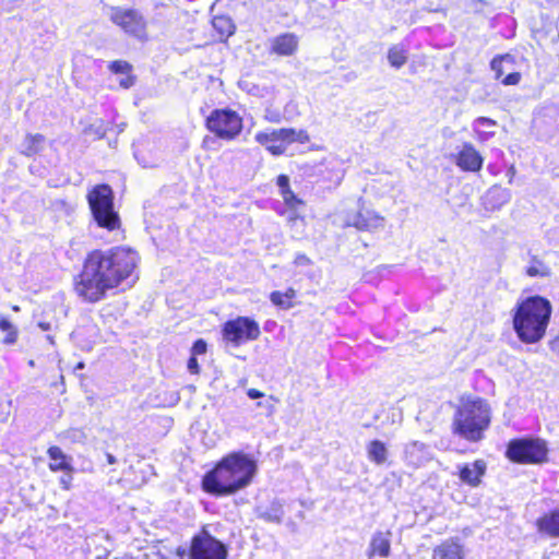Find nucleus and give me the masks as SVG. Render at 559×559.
<instances>
[{"instance_id": "nucleus-31", "label": "nucleus", "mask_w": 559, "mask_h": 559, "mask_svg": "<svg viewBox=\"0 0 559 559\" xmlns=\"http://www.w3.org/2000/svg\"><path fill=\"white\" fill-rule=\"evenodd\" d=\"M270 299L275 306H277L282 309H290L294 307L293 301H289L285 297L282 296V292L271 293Z\"/></svg>"}, {"instance_id": "nucleus-38", "label": "nucleus", "mask_w": 559, "mask_h": 559, "mask_svg": "<svg viewBox=\"0 0 559 559\" xmlns=\"http://www.w3.org/2000/svg\"><path fill=\"white\" fill-rule=\"evenodd\" d=\"M274 401L273 396H269L267 400L259 402L257 406L259 407H265L267 411V415H272L274 412V404L272 403Z\"/></svg>"}, {"instance_id": "nucleus-7", "label": "nucleus", "mask_w": 559, "mask_h": 559, "mask_svg": "<svg viewBox=\"0 0 559 559\" xmlns=\"http://www.w3.org/2000/svg\"><path fill=\"white\" fill-rule=\"evenodd\" d=\"M255 141L271 152L273 155H282L288 144L294 142L307 143L309 135L305 130H295L292 128L273 129L271 131L259 132L255 134Z\"/></svg>"}, {"instance_id": "nucleus-17", "label": "nucleus", "mask_w": 559, "mask_h": 559, "mask_svg": "<svg viewBox=\"0 0 559 559\" xmlns=\"http://www.w3.org/2000/svg\"><path fill=\"white\" fill-rule=\"evenodd\" d=\"M485 462L477 460L474 463L466 464L460 468V478L465 484L475 487L480 483V478L485 474Z\"/></svg>"}, {"instance_id": "nucleus-8", "label": "nucleus", "mask_w": 559, "mask_h": 559, "mask_svg": "<svg viewBox=\"0 0 559 559\" xmlns=\"http://www.w3.org/2000/svg\"><path fill=\"white\" fill-rule=\"evenodd\" d=\"M546 443L539 439H514L510 441L507 456L516 463L540 464L547 461Z\"/></svg>"}, {"instance_id": "nucleus-41", "label": "nucleus", "mask_w": 559, "mask_h": 559, "mask_svg": "<svg viewBox=\"0 0 559 559\" xmlns=\"http://www.w3.org/2000/svg\"><path fill=\"white\" fill-rule=\"evenodd\" d=\"M17 340V330H10L7 332V336L3 340L4 344H14Z\"/></svg>"}, {"instance_id": "nucleus-4", "label": "nucleus", "mask_w": 559, "mask_h": 559, "mask_svg": "<svg viewBox=\"0 0 559 559\" xmlns=\"http://www.w3.org/2000/svg\"><path fill=\"white\" fill-rule=\"evenodd\" d=\"M491 412L488 403L479 397L462 400L452 423L453 432L467 441L477 442L489 427Z\"/></svg>"}, {"instance_id": "nucleus-19", "label": "nucleus", "mask_w": 559, "mask_h": 559, "mask_svg": "<svg viewBox=\"0 0 559 559\" xmlns=\"http://www.w3.org/2000/svg\"><path fill=\"white\" fill-rule=\"evenodd\" d=\"M50 459L49 469L52 472H73V467L70 464L71 457H69L59 447H50L47 451Z\"/></svg>"}, {"instance_id": "nucleus-47", "label": "nucleus", "mask_w": 559, "mask_h": 559, "mask_svg": "<svg viewBox=\"0 0 559 559\" xmlns=\"http://www.w3.org/2000/svg\"><path fill=\"white\" fill-rule=\"evenodd\" d=\"M550 349L559 354V332L558 335L550 342Z\"/></svg>"}, {"instance_id": "nucleus-28", "label": "nucleus", "mask_w": 559, "mask_h": 559, "mask_svg": "<svg viewBox=\"0 0 559 559\" xmlns=\"http://www.w3.org/2000/svg\"><path fill=\"white\" fill-rule=\"evenodd\" d=\"M388 60L392 67L399 69L407 60L406 51L399 46H393L388 52Z\"/></svg>"}, {"instance_id": "nucleus-10", "label": "nucleus", "mask_w": 559, "mask_h": 559, "mask_svg": "<svg viewBox=\"0 0 559 559\" xmlns=\"http://www.w3.org/2000/svg\"><path fill=\"white\" fill-rule=\"evenodd\" d=\"M222 333L224 341L238 347L243 343L258 340L261 331L258 322L253 319L249 317H237L224 324Z\"/></svg>"}, {"instance_id": "nucleus-16", "label": "nucleus", "mask_w": 559, "mask_h": 559, "mask_svg": "<svg viewBox=\"0 0 559 559\" xmlns=\"http://www.w3.org/2000/svg\"><path fill=\"white\" fill-rule=\"evenodd\" d=\"M511 199L509 189L500 186L491 187L484 197V205L487 210L496 211L507 204Z\"/></svg>"}, {"instance_id": "nucleus-9", "label": "nucleus", "mask_w": 559, "mask_h": 559, "mask_svg": "<svg viewBox=\"0 0 559 559\" xmlns=\"http://www.w3.org/2000/svg\"><path fill=\"white\" fill-rule=\"evenodd\" d=\"M206 128L224 140H234L242 130V119L234 110L215 109L206 119Z\"/></svg>"}, {"instance_id": "nucleus-46", "label": "nucleus", "mask_w": 559, "mask_h": 559, "mask_svg": "<svg viewBox=\"0 0 559 559\" xmlns=\"http://www.w3.org/2000/svg\"><path fill=\"white\" fill-rule=\"evenodd\" d=\"M282 296L287 300L293 301V299L296 297V290L294 288H288L285 293H282Z\"/></svg>"}, {"instance_id": "nucleus-18", "label": "nucleus", "mask_w": 559, "mask_h": 559, "mask_svg": "<svg viewBox=\"0 0 559 559\" xmlns=\"http://www.w3.org/2000/svg\"><path fill=\"white\" fill-rule=\"evenodd\" d=\"M45 136L39 133H27L19 146V152L26 156L32 157L40 153L44 148Z\"/></svg>"}, {"instance_id": "nucleus-30", "label": "nucleus", "mask_w": 559, "mask_h": 559, "mask_svg": "<svg viewBox=\"0 0 559 559\" xmlns=\"http://www.w3.org/2000/svg\"><path fill=\"white\" fill-rule=\"evenodd\" d=\"M512 61V57L510 55L497 56L490 62V68L495 72V78L499 80L503 74V62Z\"/></svg>"}, {"instance_id": "nucleus-52", "label": "nucleus", "mask_w": 559, "mask_h": 559, "mask_svg": "<svg viewBox=\"0 0 559 559\" xmlns=\"http://www.w3.org/2000/svg\"><path fill=\"white\" fill-rule=\"evenodd\" d=\"M82 368H84V364L83 362H79L75 369H82Z\"/></svg>"}, {"instance_id": "nucleus-39", "label": "nucleus", "mask_w": 559, "mask_h": 559, "mask_svg": "<svg viewBox=\"0 0 559 559\" xmlns=\"http://www.w3.org/2000/svg\"><path fill=\"white\" fill-rule=\"evenodd\" d=\"M188 370L193 374H198L200 372V367L197 357L193 355L188 360Z\"/></svg>"}, {"instance_id": "nucleus-12", "label": "nucleus", "mask_w": 559, "mask_h": 559, "mask_svg": "<svg viewBox=\"0 0 559 559\" xmlns=\"http://www.w3.org/2000/svg\"><path fill=\"white\" fill-rule=\"evenodd\" d=\"M405 461L414 468L424 466L432 460V453L428 445L419 441H413L405 445L404 449Z\"/></svg>"}, {"instance_id": "nucleus-2", "label": "nucleus", "mask_w": 559, "mask_h": 559, "mask_svg": "<svg viewBox=\"0 0 559 559\" xmlns=\"http://www.w3.org/2000/svg\"><path fill=\"white\" fill-rule=\"evenodd\" d=\"M255 472L257 464L252 459L242 453H233L205 475L203 487L211 493L230 495L247 487Z\"/></svg>"}, {"instance_id": "nucleus-43", "label": "nucleus", "mask_w": 559, "mask_h": 559, "mask_svg": "<svg viewBox=\"0 0 559 559\" xmlns=\"http://www.w3.org/2000/svg\"><path fill=\"white\" fill-rule=\"evenodd\" d=\"M476 134H477V139L479 141H486L488 140L490 136L493 135V132H486V131H481L479 130V128H474Z\"/></svg>"}, {"instance_id": "nucleus-40", "label": "nucleus", "mask_w": 559, "mask_h": 559, "mask_svg": "<svg viewBox=\"0 0 559 559\" xmlns=\"http://www.w3.org/2000/svg\"><path fill=\"white\" fill-rule=\"evenodd\" d=\"M16 329L7 318L0 316V330L9 332L10 330Z\"/></svg>"}, {"instance_id": "nucleus-36", "label": "nucleus", "mask_w": 559, "mask_h": 559, "mask_svg": "<svg viewBox=\"0 0 559 559\" xmlns=\"http://www.w3.org/2000/svg\"><path fill=\"white\" fill-rule=\"evenodd\" d=\"M493 126H496V121L490 118H487V117H479L474 121V128L493 127Z\"/></svg>"}, {"instance_id": "nucleus-44", "label": "nucleus", "mask_w": 559, "mask_h": 559, "mask_svg": "<svg viewBox=\"0 0 559 559\" xmlns=\"http://www.w3.org/2000/svg\"><path fill=\"white\" fill-rule=\"evenodd\" d=\"M247 395L252 399V400H255V399H261L264 396V393L257 390V389H249L247 391Z\"/></svg>"}, {"instance_id": "nucleus-32", "label": "nucleus", "mask_w": 559, "mask_h": 559, "mask_svg": "<svg viewBox=\"0 0 559 559\" xmlns=\"http://www.w3.org/2000/svg\"><path fill=\"white\" fill-rule=\"evenodd\" d=\"M132 69V66L127 62V61H123V60H116V61H112L110 64H109V70L114 73H129Z\"/></svg>"}, {"instance_id": "nucleus-6", "label": "nucleus", "mask_w": 559, "mask_h": 559, "mask_svg": "<svg viewBox=\"0 0 559 559\" xmlns=\"http://www.w3.org/2000/svg\"><path fill=\"white\" fill-rule=\"evenodd\" d=\"M108 17L128 36L141 43L148 40L147 20L141 11L133 8L111 7Z\"/></svg>"}, {"instance_id": "nucleus-23", "label": "nucleus", "mask_w": 559, "mask_h": 559, "mask_svg": "<svg viewBox=\"0 0 559 559\" xmlns=\"http://www.w3.org/2000/svg\"><path fill=\"white\" fill-rule=\"evenodd\" d=\"M366 450L368 459L371 462L376 463L377 465H382L386 462L389 452L385 444L382 441H370L367 444Z\"/></svg>"}, {"instance_id": "nucleus-48", "label": "nucleus", "mask_w": 559, "mask_h": 559, "mask_svg": "<svg viewBox=\"0 0 559 559\" xmlns=\"http://www.w3.org/2000/svg\"><path fill=\"white\" fill-rule=\"evenodd\" d=\"M527 274H528L530 276H536V275H538V274H539V271H538V269H537L536 266H530V267L527 269Z\"/></svg>"}, {"instance_id": "nucleus-29", "label": "nucleus", "mask_w": 559, "mask_h": 559, "mask_svg": "<svg viewBox=\"0 0 559 559\" xmlns=\"http://www.w3.org/2000/svg\"><path fill=\"white\" fill-rule=\"evenodd\" d=\"M61 438L70 443L84 444L87 436L84 430L79 428H70L61 433Z\"/></svg>"}, {"instance_id": "nucleus-11", "label": "nucleus", "mask_w": 559, "mask_h": 559, "mask_svg": "<svg viewBox=\"0 0 559 559\" xmlns=\"http://www.w3.org/2000/svg\"><path fill=\"white\" fill-rule=\"evenodd\" d=\"M226 546L210 535L206 531H202L192 538L190 547V559H226Z\"/></svg>"}, {"instance_id": "nucleus-20", "label": "nucleus", "mask_w": 559, "mask_h": 559, "mask_svg": "<svg viewBox=\"0 0 559 559\" xmlns=\"http://www.w3.org/2000/svg\"><path fill=\"white\" fill-rule=\"evenodd\" d=\"M432 559H464L462 546L453 540H445L433 549Z\"/></svg>"}, {"instance_id": "nucleus-33", "label": "nucleus", "mask_w": 559, "mask_h": 559, "mask_svg": "<svg viewBox=\"0 0 559 559\" xmlns=\"http://www.w3.org/2000/svg\"><path fill=\"white\" fill-rule=\"evenodd\" d=\"M277 186L280 187L282 195H284L286 191L287 192L292 191L289 188V178L286 175L278 176Z\"/></svg>"}, {"instance_id": "nucleus-3", "label": "nucleus", "mask_w": 559, "mask_h": 559, "mask_svg": "<svg viewBox=\"0 0 559 559\" xmlns=\"http://www.w3.org/2000/svg\"><path fill=\"white\" fill-rule=\"evenodd\" d=\"M550 302L539 296L528 297L521 301L513 314V328L518 337L527 344L539 342L549 323Z\"/></svg>"}, {"instance_id": "nucleus-26", "label": "nucleus", "mask_w": 559, "mask_h": 559, "mask_svg": "<svg viewBox=\"0 0 559 559\" xmlns=\"http://www.w3.org/2000/svg\"><path fill=\"white\" fill-rule=\"evenodd\" d=\"M284 199L285 204L289 207L290 214L288 219L290 222H297L299 219V214L297 213L298 206L302 205L304 202L296 197V194L293 191L285 192L284 195H282Z\"/></svg>"}, {"instance_id": "nucleus-24", "label": "nucleus", "mask_w": 559, "mask_h": 559, "mask_svg": "<svg viewBox=\"0 0 559 559\" xmlns=\"http://www.w3.org/2000/svg\"><path fill=\"white\" fill-rule=\"evenodd\" d=\"M540 532L559 537V510L544 515L537 522Z\"/></svg>"}, {"instance_id": "nucleus-45", "label": "nucleus", "mask_w": 559, "mask_h": 559, "mask_svg": "<svg viewBox=\"0 0 559 559\" xmlns=\"http://www.w3.org/2000/svg\"><path fill=\"white\" fill-rule=\"evenodd\" d=\"M134 84V78L132 75H128L127 78L122 79L120 81V86L124 88H129Z\"/></svg>"}, {"instance_id": "nucleus-25", "label": "nucleus", "mask_w": 559, "mask_h": 559, "mask_svg": "<svg viewBox=\"0 0 559 559\" xmlns=\"http://www.w3.org/2000/svg\"><path fill=\"white\" fill-rule=\"evenodd\" d=\"M212 24H213V27L221 35V39L228 38L230 35L234 34L235 26H234L231 20L227 16H224V15L215 16L213 19Z\"/></svg>"}, {"instance_id": "nucleus-5", "label": "nucleus", "mask_w": 559, "mask_h": 559, "mask_svg": "<svg viewBox=\"0 0 559 559\" xmlns=\"http://www.w3.org/2000/svg\"><path fill=\"white\" fill-rule=\"evenodd\" d=\"M93 217L99 227L115 230L120 227L118 213L114 210V194L108 185H98L87 194Z\"/></svg>"}, {"instance_id": "nucleus-22", "label": "nucleus", "mask_w": 559, "mask_h": 559, "mask_svg": "<svg viewBox=\"0 0 559 559\" xmlns=\"http://www.w3.org/2000/svg\"><path fill=\"white\" fill-rule=\"evenodd\" d=\"M258 516L266 522L280 524L284 516L283 503L280 500H273L269 507H259Z\"/></svg>"}, {"instance_id": "nucleus-42", "label": "nucleus", "mask_w": 559, "mask_h": 559, "mask_svg": "<svg viewBox=\"0 0 559 559\" xmlns=\"http://www.w3.org/2000/svg\"><path fill=\"white\" fill-rule=\"evenodd\" d=\"M294 262L296 265H309L310 259L306 254L300 253L296 255Z\"/></svg>"}, {"instance_id": "nucleus-53", "label": "nucleus", "mask_w": 559, "mask_h": 559, "mask_svg": "<svg viewBox=\"0 0 559 559\" xmlns=\"http://www.w3.org/2000/svg\"><path fill=\"white\" fill-rule=\"evenodd\" d=\"M47 340H48L50 343H52V342H53V341H52V337H51L50 335H48V336H47Z\"/></svg>"}, {"instance_id": "nucleus-1", "label": "nucleus", "mask_w": 559, "mask_h": 559, "mask_svg": "<svg viewBox=\"0 0 559 559\" xmlns=\"http://www.w3.org/2000/svg\"><path fill=\"white\" fill-rule=\"evenodd\" d=\"M138 260V253L127 247L92 251L75 282L76 294L90 302L100 300L108 289L131 276Z\"/></svg>"}, {"instance_id": "nucleus-14", "label": "nucleus", "mask_w": 559, "mask_h": 559, "mask_svg": "<svg viewBox=\"0 0 559 559\" xmlns=\"http://www.w3.org/2000/svg\"><path fill=\"white\" fill-rule=\"evenodd\" d=\"M456 164L463 170L478 171L483 165V157L471 143H464L457 155Z\"/></svg>"}, {"instance_id": "nucleus-54", "label": "nucleus", "mask_w": 559, "mask_h": 559, "mask_svg": "<svg viewBox=\"0 0 559 559\" xmlns=\"http://www.w3.org/2000/svg\"><path fill=\"white\" fill-rule=\"evenodd\" d=\"M143 166L144 167H150L151 165L145 163V164H143Z\"/></svg>"}, {"instance_id": "nucleus-49", "label": "nucleus", "mask_w": 559, "mask_h": 559, "mask_svg": "<svg viewBox=\"0 0 559 559\" xmlns=\"http://www.w3.org/2000/svg\"><path fill=\"white\" fill-rule=\"evenodd\" d=\"M106 131L107 129L106 128H103V126L100 124L99 127L96 128L95 130V133L98 135V136H104L106 134Z\"/></svg>"}, {"instance_id": "nucleus-27", "label": "nucleus", "mask_w": 559, "mask_h": 559, "mask_svg": "<svg viewBox=\"0 0 559 559\" xmlns=\"http://www.w3.org/2000/svg\"><path fill=\"white\" fill-rule=\"evenodd\" d=\"M284 199L285 204L289 207L290 214L288 219L290 222H297L299 219V214L297 213L298 206L302 205L304 202L296 197V194L293 191L285 192L284 195H282Z\"/></svg>"}, {"instance_id": "nucleus-13", "label": "nucleus", "mask_w": 559, "mask_h": 559, "mask_svg": "<svg viewBox=\"0 0 559 559\" xmlns=\"http://www.w3.org/2000/svg\"><path fill=\"white\" fill-rule=\"evenodd\" d=\"M299 46V38L293 33H284L270 40V51L277 56H293Z\"/></svg>"}, {"instance_id": "nucleus-34", "label": "nucleus", "mask_w": 559, "mask_h": 559, "mask_svg": "<svg viewBox=\"0 0 559 559\" xmlns=\"http://www.w3.org/2000/svg\"><path fill=\"white\" fill-rule=\"evenodd\" d=\"M205 352H206V343L203 340H198L197 342H194V344L191 348V354L193 356L203 355V354H205Z\"/></svg>"}, {"instance_id": "nucleus-51", "label": "nucleus", "mask_w": 559, "mask_h": 559, "mask_svg": "<svg viewBox=\"0 0 559 559\" xmlns=\"http://www.w3.org/2000/svg\"><path fill=\"white\" fill-rule=\"evenodd\" d=\"M106 457H107V462H108L109 464H115V463H116V457H115L112 454L107 453V454H106Z\"/></svg>"}, {"instance_id": "nucleus-15", "label": "nucleus", "mask_w": 559, "mask_h": 559, "mask_svg": "<svg viewBox=\"0 0 559 559\" xmlns=\"http://www.w3.org/2000/svg\"><path fill=\"white\" fill-rule=\"evenodd\" d=\"M391 533L390 532H376L370 540L367 557L372 559L376 555L388 558L391 554Z\"/></svg>"}, {"instance_id": "nucleus-50", "label": "nucleus", "mask_w": 559, "mask_h": 559, "mask_svg": "<svg viewBox=\"0 0 559 559\" xmlns=\"http://www.w3.org/2000/svg\"><path fill=\"white\" fill-rule=\"evenodd\" d=\"M38 326H39L43 331H48V330H50V328H51L50 323H48V322H39V323H38Z\"/></svg>"}, {"instance_id": "nucleus-35", "label": "nucleus", "mask_w": 559, "mask_h": 559, "mask_svg": "<svg viewBox=\"0 0 559 559\" xmlns=\"http://www.w3.org/2000/svg\"><path fill=\"white\" fill-rule=\"evenodd\" d=\"M520 80H521V73L519 72H512L510 74H508L503 80H502V84L503 85H516L520 83Z\"/></svg>"}, {"instance_id": "nucleus-37", "label": "nucleus", "mask_w": 559, "mask_h": 559, "mask_svg": "<svg viewBox=\"0 0 559 559\" xmlns=\"http://www.w3.org/2000/svg\"><path fill=\"white\" fill-rule=\"evenodd\" d=\"M72 473L73 472H66V474L60 477L59 481L64 490H69L71 488Z\"/></svg>"}, {"instance_id": "nucleus-21", "label": "nucleus", "mask_w": 559, "mask_h": 559, "mask_svg": "<svg viewBox=\"0 0 559 559\" xmlns=\"http://www.w3.org/2000/svg\"><path fill=\"white\" fill-rule=\"evenodd\" d=\"M348 225H353L360 230H369L382 226L383 218L370 212L357 213Z\"/></svg>"}]
</instances>
